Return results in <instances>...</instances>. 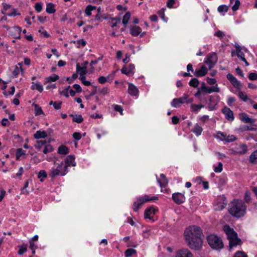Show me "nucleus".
<instances>
[{"label":"nucleus","instance_id":"e2e57ef3","mask_svg":"<svg viewBox=\"0 0 257 257\" xmlns=\"http://www.w3.org/2000/svg\"><path fill=\"white\" fill-rule=\"evenodd\" d=\"M235 98L233 97H230L228 98V100H227V104L229 106H232V103L235 102Z\"/></svg>","mask_w":257,"mask_h":257},{"label":"nucleus","instance_id":"4be33fe9","mask_svg":"<svg viewBox=\"0 0 257 257\" xmlns=\"http://www.w3.org/2000/svg\"><path fill=\"white\" fill-rule=\"evenodd\" d=\"M31 88L32 90H37L39 92H42L43 90V85H41L39 82H32Z\"/></svg>","mask_w":257,"mask_h":257},{"label":"nucleus","instance_id":"c03bdc74","mask_svg":"<svg viewBox=\"0 0 257 257\" xmlns=\"http://www.w3.org/2000/svg\"><path fill=\"white\" fill-rule=\"evenodd\" d=\"M19 247L20 248L18 252L19 255H22L24 253L27 251V245L26 244L21 245Z\"/></svg>","mask_w":257,"mask_h":257},{"label":"nucleus","instance_id":"79ce46f5","mask_svg":"<svg viewBox=\"0 0 257 257\" xmlns=\"http://www.w3.org/2000/svg\"><path fill=\"white\" fill-rule=\"evenodd\" d=\"M53 150H54L52 146H51V145H45V146L43 151V152L44 154H46L48 153H50V152H53Z\"/></svg>","mask_w":257,"mask_h":257},{"label":"nucleus","instance_id":"c9c22d12","mask_svg":"<svg viewBox=\"0 0 257 257\" xmlns=\"http://www.w3.org/2000/svg\"><path fill=\"white\" fill-rule=\"evenodd\" d=\"M131 13L130 12H127L123 16L122 22L124 25H126L128 23L131 18Z\"/></svg>","mask_w":257,"mask_h":257},{"label":"nucleus","instance_id":"c756f323","mask_svg":"<svg viewBox=\"0 0 257 257\" xmlns=\"http://www.w3.org/2000/svg\"><path fill=\"white\" fill-rule=\"evenodd\" d=\"M69 116L73 117L72 121L73 122L80 123L83 120V118L81 115H73L71 114H70Z\"/></svg>","mask_w":257,"mask_h":257},{"label":"nucleus","instance_id":"c85d7f7f","mask_svg":"<svg viewBox=\"0 0 257 257\" xmlns=\"http://www.w3.org/2000/svg\"><path fill=\"white\" fill-rule=\"evenodd\" d=\"M46 11L47 13L52 14L56 12L55 5L52 3H49L47 5Z\"/></svg>","mask_w":257,"mask_h":257},{"label":"nucleus","instance_id":"864d4df0","mask_svg":"<svg viewBox=\"0 0 257 257\" xmlns=\"http://www.w3.org/2000/svg\"><path fill=\"white\" fill-rule=\"evenodd\" d=\"M233 257H247V255L243 251H237Z\"/></svg>","mask_w":257,"mask_h":257},{"label":"nucleus","instance_id":"6ab92c4d","mask_svg":"<svg viewBox=\"0 0 257 257\" xmlns=\"http://www.w3.org/2000/svg\"><path fill=\"white\" fill-rule=\"evenodd\" d=\"M240 119L245 122L249 123H253L255 122L254 119L249 118L245 113H241L239 114Z\"/></svg>","mask_w":257,"mask_h":257},{"label":"nucleus","instance_id":"f8f14e48","mask_svg":"<svg viewBox=\"0 0 257 257\" xmlns=\"http://www.w3.org/2000/svg\"><path fill=\"white\" fill-rule=\"evenodd\" d=\"M75 156L74 155H69L68 156L65 160V164H63V167L66 170H68V167L69 166H76V163L75 162Z\"/></svg>","mask_w":257,"mask_h":257},{"label":"nucleus","instance_id":"f257e3e1","mask_svg":"<svg viewBox=\"0 0 257 257\" xmlns=\"http://www.w3.org/2000/svg\"><path fill=\"white\" fill-rule=\"evenodd\" d=\"M186 240L189 247L194 250H199L202 246L203 237L202 231L197 226H192L186 228L184 232Z\"/></svg>","mask_w":257,"mask_h":257},{"label":"nucleus","instance_id":"ea45409f","mask_svg":"<svg viewBox=\"0 0 257 257\" xmlns=\"http://www.w3.org/2000/svg\"><path fill=\"white\" fill-rule=\"evenodd\" d=\"M238 97L241 99H242L243 101H246L247 100H251V99H250L247 96V95H246V94H244L243 92L241 91H239L238 93Z\"/></svg>","mask_w":257,"mask_h":257},{"label":"nucleus","instance_id":"4c0bfd02","mask_svg":"<svg viewBox=\"0 0 257 257\" xmlns=\"http://www.w3.org/2000/svg\"><path fill=\"white\" fill-rule=\"evenodd\" d=\"M26 151L23 150L22 148H19L16 151V159L17 160H20V157L22 155L25 154Z\"/></svg>","mask_w":257,"mask_h":257},{"label":"nucleus","instance_id":"a211bd4d","mask_svg":"<svg viewBox=\"0 0 257 257\" xmlns=\"http://www.w3.org/2000/svg\"><path fill=\"white\" fill-rule=\"evenodd\" d=\"M176 257H193L191 252L188 249H182L176 254Z\"/></svg>","mask_w":257,"mask_h":257},{"label":"nucleus","instance_id":"7c9ffc66","mask_svg":"<svg viewBox=\"0 0 257 257\" xmlns=\"http://www.w3.org/2000/svg\"><path fill=\"white\" fill-rule=\"evenodd\" d=\"M249 161L252 164H257V150L250 155Z\"/></svg>","mask_w":257,"mask_h":257},{"label":"nucleus","instance_id":"bb28decb","mask_svg":"<svg viewBox=\"0 0 257 257\" xmlns=\"http://www.w3.org/2000/svg\"><path fill=\"white\" fill-rule=\"evenodd\" d=\"M203 131V128L201 126H199L196 123L194 127L192 129V132L195 134L196 136H200Z\"/></svg>","mask_w":257,"mask_h":257},{"label":"nucleus","instance_id":"f704fd0d","mask_svg":"<svg viewBox=\"0 0 257 257\" xmlns=\"http://www.w3.org/2000/svg\"><path fill=\"white\" fill-rule=\"evenodd\" d=\"M199 84V81L197 78L192 79L189 82V84L190 86L196 88L198 87Z\"/></svg>","mask_w":257,"mask_h":257},{"label":"nucleus","instance_id":"b1692460","mask_svg":"<svg viewBox=\"0 0 257 257\" xmlns=\"http://www.w3.org/2000/svg\"><path fill=\"white\" fill-rule=\"evenodd\" d=\"M34 137L35 139H44L47 137V134L44 131H38L34 135Z\"/></svg>","mask_w":257,"mask_h":257},{"label":"nucleus","instance_id":"72a5a7b5","mask_svg":"<svg viewBox=\"0 0 257 257\" xmlns=\"http://www.w3.org/2000/svg\"><path fill=\"white\" fill-rule=\"evenodd\" d=\"M137 253L136 250L133 248H129L125 250L124 255L125 257H130Z\"/></svg>","mask_w":257,"mask_h":257},{"label":"nucleus","instance_id":"473e14b6","mask_svg":"<svg viewBox=\"0 0 257 257\" xmlns=\"http://www.w3.org/2000/svg\"><path fill=\"white\" fill-rule=\"evenodd\" d=\"M47 176V174L46 172L44 170H40L38 175V178L40 179L41 182H43L44 179L46 178Z\"/></svg>","mask_w":257,"mask_h":257},{"label":"nucleus","instance_id":"13d9d810","mask_svg":"<svg viewBox=\"0 0 257 257\" xmlns=\"http://www.w3.org/2000/svg\"><path fill=\"white\" fill-rule=\"evenodd\" d=\"M73 137L76 141H79L81 139L82 136L80 133L75 132L73 134Z\"/></svg>","mask_w":257,"mask_h":257},{"label":"nucleus","instance_id":"f3484780","mask_svg":"<svg viewBox=\"0 0 257 257\" xmlns=\"http://www.w3.org/2000/svg\"><path fill=\"white\" fill-rule=\"evenodd\" d=\"M208 72V70L206 66L203 65L201 67L200 69L196 70L194 72V75L196 77H203Z\"/></svg>","mask_w":257,"mask_h":257},{"label":"nucleus","instance_id":"0e129e2a","mask_svg":"<svg viewBox=\"0 0 257 257\" xmlns=\"http://www.w3.org/2000/svg\"><path fill=\"white\" fill-rule=\"evenodd\" d=\"M98 81L100 84H104L107 81V78L104 76H100L98 78Z\"/></svg>","mask_w":257,"mask_h":257},{"label":"nucleus","instance_id":"8fccbe9b","mask_svg":"<svg viewBox=\"0 0 257 257\" xmlns=\"http://www.w3.org/2000/svg\"><path fill=\"white\" fill-rule=\"evenodd\" d=\"M223 170V165L221 162L218 163L217 166L215 167L214 168V172L216 173H220Z\"/></svg>","mask_w":257,"mask_h":257},{"label":"nucleus","instance_id":"4d7b16f0","mask_svg":"<svg viewBox=\"0 0 257 257\" xmlns=\"http://www.w3.org/2000/svg\"><path fill=\"white\" fill-rule=\"evenodd\" d=\"M248 78L250 80H257V73L254 72L250 73L248 75Z\"/></svg>","mask_w":257,"mask_h":257},{"label":"nucleus","instance_id":"2eb2a0df","mask_svg":"<svg viewBox=\"0 0 257 257\" xmlns=\"http://www.w3.org/2000/svg\"><path fill=\"white\" fill-rule=\"evenodd\" d=\"M135 68V65L133 64H130L128 66L124 65L121 69V72L127 76H129L131 74L134 73L133 71Z\"/></svg>","mask_w":257,"mask_h":257},{"label":"nucleus","instance_id":"9b49d317","mask_svg":"<svg viewBox=\"0 0 257 257\" xmlns=\"http://www.w3.org/2000/svg\"><path fill=\"white\" fill-rule=\"evenodd\" d=\"M221 111L225 115V118L228 121H232L234 120L233 112L229 108L225 106L222 109Z\"/></svg>","mask_w":257,"mask_h":257},{"label":"nucleus","instance_id":"cd10ccee","mask_svg":"<svg viewBox=\"0 0 257 257\" xmlns=\"http://www.w3.org/2000/svg\"><path fill=\"white\" fill-rule=\"evenodd\" d=\"M58 153L61 155H67L69 153V149L65 145H61L58 148Z\"/></svg>","mask_w":257,"mask_h":257},{"label":"nucleus","instance_id":"7ed1b4c3","mask_svg":"<svg viewBox=\"0 0 257 257\" xmlns=\"http://www.w3.org/2000/svg\"><path fill=\"white\" fill-rule=\"evenodd\" d=\"M223 230L227 235V238L229 240V246L230 248L232 247L240 245L242 243L241 240L237 237V233L234 229L226 225L224 226Z\"/></svg>","mask_w":257,"mask_h":257},{"label":"nucleus","instance_id":"774afa93","mask_svg":"<svg viewBox=\"0 0 257 257\" xmlns=\"http://www.w3.org/2000/svg\"><path fill=\"white\" fill-rule=\"evenodd\" d=\"M201 91H202L203 95L207 93H212L210 87L208 86H206L204 89H202Z\"/></svg>","mask_w":257,"mask_h":257},{"label":"nucleus","instance_id":"5701e85b","mask_svg":"<svg viewBox=\"0 0 257 257\" xmlns=\"http://www.w3.org/2000/svg\"><path fill=\"white\" fill-rule=\"evenodd\" d=\"M247 152V146L245 144H242L240 146V148H239V150L234 151L233 153L234 154H238V155H244Z\"/></svg>","mask_w":257,"mask_h":257},{"label":"nucleus","instance_id":"20e7f679","mask_svg":"<svg viewBox=\"0 0 257 257\" xmlns=\"http://www.w3.org/2000/svg\"><path fill=\"white\" fill-rule=\"evenodd\" d=\"M207 240L210 246L213 249L220 250L223 247L222 239L216 235H208L207 237Z\"/></svg>","mask_w":257,"mask_h":257},{"label":"nucleus","instance_id":"39448f33","mask_svg":"<svg viewBox=\"0 0 257 257\" xmlns=\"http://www.w3.org/2000/svg\"><path fill=\"white\" fill-rule=\"evenodd\" d=\"M158 199L157 196H153L150 197L148 195H145L144 197H139L137 200L135 202L133 205V209L134 211L137 212L140 207L145 202L149 201H155Z\"/></svg>","mask_w":257,"mask_h":257},{"label":"nucleus","instance_id":"1a4fd4ad","mask_svg":"<svg viewBox=\"0 0 257 257\" xmlns=\"http://www.w3.org/2000/svg\"><path fill=\"white\" fill-rule=\"evenodd\" d=\"M217 61V55L215 53L210 54L205 63L208 66L209 69L213 67Z\"/></svg>","mask_w":257,"mask_h":257},{"label":"nucleus","instance_id":"aec40b11","mask_svg":"<svg viewBox=\"0 0 257 257\" xmlns=\"http://www.w3.org/2000/svg\"><path fill=\"white\" fill-rule=\"evenodd\" d=\"M128 92L131 95L137 96L139 94V90L134 85L128 83Z\"/></svg>","mask_w":257,"mask_h":257},{"label":"nucleus","instance_id":"3c124183","mask_svg":"<svg viewBox=\"0 0 257 257\" xmlns=\"http://www.w3.org/2000/svg\"><path fill=\"white\" fill-rule=\"evenodd\" d=\"M237 140V138L234 135L228 136L226 137L225 141L227 142H233Z\"/></svg>","mask_w":257,"mask_h":257},{"label":"nucleus","instance_id":"a18cd8bd","mask_svg":"<svg viewBox=\"0 0 257 257\" xmlns=\"http://www.w3.org/2000/svg\"><path fill=\"white\" fill-rule=\"evenodd\" d=\"M46 144V141H37V144L36 145H35L34 146L36 149L40 150L41 148V147L45 145Z\"/></svg>","mask_w":257,"mask_h":257},{"label":"nucleus","instance_id":"49530a36","mask_svg":"<svg viewBox=\"0 0 257 257\" xmlns=\"http://www.w3.org/2000/svg\"><path fill=\"white\" fill-rule=\"evenodd\" d=\"M244 200L247 203L251 202L250 193L249 191H246L245 192Z\"/></svg>","mask_w":257,"mask_h":257},{"label":"nucleus","instance_id":"a19ab883","mask_svg":"<svg viewBox=\"0 0 257 257\" xmlns=\"http://www.w3.org/2000/svg\"><path fill=\"white\" fill-rule=\"evenodd\" d=\"M204 107V105H202V104H191V107L192 109V110L194 112H197L200 109L203 108Z\"/></svg>","mask_w":257,"mask_h":257},{"label":"nucleus","instance_id":"6e6552de","mask_svg":"<svg viewBox=\"0 0 257 257\" xmlns=\"http://www.w3.org/2000/svg\"><path fill=\"white\" fill-rule=\"evenodd\" d=\"M227 201L224 196H220L215 200L214 204V209L215 211H221L226 206Z\"/></svg>","mask_w":257,"mask_h":257},{"label":"nucleus","instance_id":"423d86ee","mask_svg":"<svg viewBox=\"0 0 257 257\" xmlns=\"http://www.w3.org/2000/svg\"><path fill=\"white\" fill-rule=\"evenodd\" d=\"M68 173V170L65 169L63 167V162H61L59 164L56 168H52L51 170L49 176L51 179H54L57 176H64Z\"/></svg>","mask_w":257,"mask_h":257},{"label":"nucleus","instance_id":"dca6fc26","mask_svg":"<svg viewBox=\"0 0 257 257\" xmlns=\"http://www.w3.org/2000/svg\"><path fill=\"white\" fill-rule=\"evenodd\" d=\"M21 28L19 26H15L13 27L10 31L11 35L16 39H19L20 38Z\"/></svg>","mask_w":257,"mask_h":257},{"label":"nucleus","instance_id":"412c9836","mask_svg":"<svg viewBox=\"0 0 257 257\" xmlns=\"http://www.w3.org/2000/svg\"><path fill=\"white\" fill-rule=\"evenodd\" d=\"M142 32L141 28L139 26H133L131 28L130 33L134 37L138 36Z\"/></svg>","mask_w":257,"mask_h":257},{"label":"nucleus","instance_id":"ddd939ff","mask_svg":"<svg viewBox=\"0 0 257 257\" xmlns=\"http://www.w3.org/2000/svg\"><path fill=\"white\" fill-rule=\"evenodd\" d=\"M227 79L230 82V83L232 84V85L237 88L238 89H241V84L239 81H238L237 79L234 77L231 74L228 73L227 76Z\"/></svg>","mask_w":257,"mask_h":257},{"label":"nucleus","instance_id":"603ef678","mask_svg":"<svg viewBox=\"0 0 257 257\" xmlns=\"http://www.w3.org/2000/svg\"><path fill=\"white\" fill-rule=\"evenodd\" d=\"M79 79L81 80V82L85 86H90L91 85V83L89 81H86L85 80V76H80Z\"/></svg>","mask_w":257,"mask_h":257},{"label":"nucleus","instance_id":"09e8293b","mask_svg":"<svg viewBox=\"0 0 257 257\" xmlns=\"http://www.w3.org/2000/svg\"><path fill=\"white\" fill-rule=\"evenodd\" d=\"M158 183L161 187H165L168 184V181L167 178L161 179V180H158Z\"/></svg>","mask_w":257,"mask_h":257},{"label":"nucleus","instance_id":"393cba45","mask_svg":"<svg viewBox=\"0 0 257 257\" xmlns=\"http://www.w3.org/2000/svg\"><path fill=\"white\" fill-rule=\"evenodd\" d=\"M208 104V107L209 110L211 111L215 109V105L217 104V102L214 101V98L213 96H209V102Z\"/></svg>","mask_w":257,"mask_h":257},{"label":"nucleus","instance_id":"4468645a","mask_svg":"<svg viewBox=\"0 0 257 257\" xmlns=\"http://www.w3.org/2000/svg\"><path fill=\"white\" fill-rule=\"evenodd\" d=\"M157 209H155L153 206H151L147 208L144 213L145 218H148L152 219L153 217V215L156 213Z\"/></svg>","mask_w":257,"mask_h":257},{"label":"nucleus","instance_id":"bf43d9fd","mask_svg":"<svg viewBox=\"0 0 257 257\" xmlns=\"http://www.w3.org/2000/svg\"><path fill=\"white\" fill-rule=\"evenodd\" d=\"M39 32L42 33L45 38H48L50 36L49 34H48L46 31L44 30L42 27H41L39 30Z\"/></svg>","mask_w":257,"mask_h":257},{"label":"nucleus","instance_id":"69168bd1","mask_svg":"<svg viewBox=\"0 0 257 257\" xmlns=\"http://www.w3.org/2000/svg\"><path fill=\"white\" fill-rule=\"evenodd\" d=\"M175 3V0H168V2L167 3V7L169 9H171L173 8Z\"/></svg>","mask_w":257,"mask_h":257},{"label":"nucleus","instance_id":"58836bf2","mask_svg":"<svg viewBox=\"0 0 257 257\" xmlns=\"http://www.w3.org/2000/svg\"><path fill=\"white\" fill-rule=\"evenodd\" d=\"M35 115H39L44 114L42 108L37 104H35Z\"/></svg>","mask_w":257,"mask_h":257},{"label":"nucleus","instance_id":"9d476101","mask_svg":"<svg viewBox=\"0 0 257 257\" xmlns=\"http://www.w3.org/2000/svg\"><path fill=\"white\" fill-rule=\"evenodd\" d=\"M173 200L177 204H181L185 201V197L183 194L181 193H174L172 194Z\"/></svg>","mask_w":257,"mask_h":257},{"label":"nucleus","instance_id":"a878e982","mask_svg":"<svg viewBox=\"0 0 257 257\" xmlns=\"http://www.w3.org/2000/svg\"><path fill=\"white\" fill-rule=\"evenodd\" d=\"M86 66L80 67L79 63L76 64V70L77 72H79L80 76H84L87 73Z\"/></svg>","mask_w":257,"mask_h":257},{"label":"nucleus","instance_id":"f03ea898","mask_svg":"<svg viewBox=\"0 0 257 257\" xmlns=\"http://www.w3.org/2000/svg\"><path fill=\"white\" fill-rule=\"evenodd\" d=\"M228 211L232 216L240 217L245 213L246 207L241 200H233L229 205Z\"/></svg>","mask_w":257,"mask_h":257},{"label":"nucleus","instance_id":"37998d69","mask_svg":"<svg viewBox=\"0 0 257 257\" xmlns=\"http://www.w3.org/2000/svg\"><path fill=\"white\" fill-rule=\"evenodd\" d=\"M19 65H20V68H19L17 66H16L14 70L13 71V75L15 77H17L20 73V69H21L22 72H23L24 71L23 69L21 68V63H19Z\"/></svg>","mask_w":257,"mask_h":257},{"label":"nucleus","instance_id":"5fc2aeb1","mask_svg":"<svg viewBox=\"0 0 257 257\" xmlns=\"http://www.w3.org/2000/svg\"><path fill=\"white\" fill-rule=\"evenodd\" d=\"M240 2L239 0H236L234 5L232 7V10L233 12L237 11L240 6Z\"/></svg>","mask_w":257,"mask_h":257},{"label":"nucleus","instance_id":"6e6d98bb","mask_svg":"<svg viewBox=\"0 0 257 257\" xmlns=\"http://www.w3.org/2000/svg\"><path fill=\"white\" fill-rule=\"evenodd\" d=\"M35 10L37 12H40L42 9V4L41 3H37L35 5Z\"/></svg>","mask_w":257,"mask_h":257},{"label":"nucleus","instance_id":"680f3d73","mask_svg":"<svg viewBox=\"0 0 257 257\" xmlns=\"http://www.w3.org/2000/svg\"><path fill=\"white\" fill-rule=\"evenodd\" d=\"M114 109L117 112H119L121 114H122L123 108L122 107L119 105L116 104L114 105Z\"/></svg>","mask_w":257,"mask_h":257},{"label":"nucleus","instance_id":"0eeeda50","mask_svg":"<svg viewBox=\"0 0 257 257\" xmlns=\"http://www.w3.org/2000/svg\"><path fill=\"white\" fill-rule=\"evenodd\" d=\"M189 95L188 94H184L182 97L174 98L171 102V105L173 107L177 108L179 107L182 104L186 102L187 103H191L193 101L192 98H188Z\"/></svg>","mask_w":257,"mask_h":257},{"label":"nucleus","instance_id":"052dcab7","mask_svg":"<svg viewBox=\"0 0 257 257\" xmlns=\"http://www.w3.org/2000/svg\"><path fill=\"white\" fill-rule=\"evenodd\" d=\"M206 81H207V82L208 83V84H209V85H211L215 84L216 82V80L215 79L211 78L209 77H207L206 78Z\"/></svg>","mask_w":257,"mask_h":257},{"label":"nucleus","instance_id":"e433bc0d","mask_svg":"<svg viewBox=\"0 0 257 257\" xmlns=\"http://www.w3.org/2000/svg\"><path fill=\"white\" fill-rule=\"evenodd\" d=\"M96 8L95 6H92L91 5H88L86 7L85 13L87 16H90L91 15V12L93 10H95Z\"/></svg>","mask_w":257,"mask_h":257},{"label":"nucleus","instance_id":"338daca9","mask_svg":"<svg viewBox=\"0 0 257 257\" xmlns=\"http://www.w3.org/2000/svg\"><path fill=\"white\" fill-rule=\"evenodd\" d=\"M137 245H138V243L136 242H134L132 240L129 241L127 244V247H137Z\"/></svg>","mask_w":257,"mask_h":257},{"label":"nucleus","instance_id":"2f4dec72","mask_svg":"<svg viewBox=\"0 0 257 257\" xmlns=\"http://www.w3.org/2000/svg\"><path fill=\"white\" fill-rule=\"evenodd\" d=\"M59 78V77L58 75H57L56 74H54V76L46 77L45 83H49L52 81L55 82L56 80H58Z\"/></svg>","mask_w":257,"mask_h":257},{"label":"nucleus","instance_id":"de8ad7c7","mask_svg":"<svg viewBox=\"0 0 257 257\" xmlns=\"http://www.w3.org/2000/svg\"><path fill=\"white\" fill-rule=\"evenodd\" d=\"M217 10L219 13L227 12L228 7L225 5H221L218 7Z\"/></svg>","mask_w":257,"mask_h":257}]
</instances>
